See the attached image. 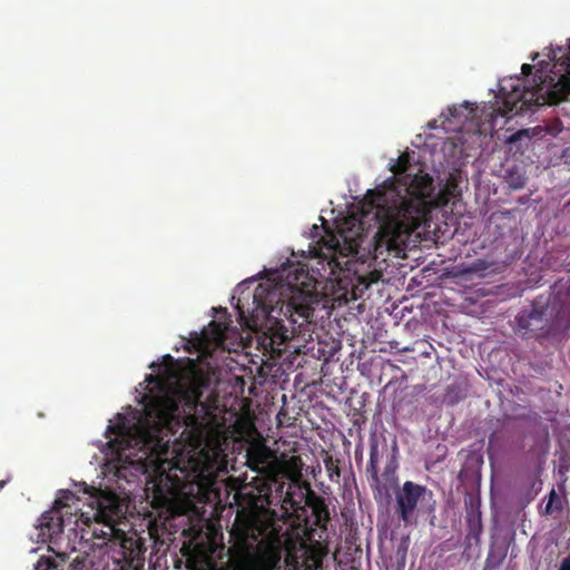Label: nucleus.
Here are the masks:
<instances>
[{
  "label": "nucleus",
  "instance_id": "nucleus-1",
  "mask_svg": "<svg viewBox=\"0 0 570 570\" xmlns=\"http://www.w3.org/2000/svg\"><path fill=\"white\" fill-rule=\"evenodd\" d=\"M119 423L108 425L106 435L109 454L121 465H146L168 463L167 479L179 491L202 472L200 462L194 456L187 460L164 458L169 451L174 424L179 421V402L174 395L153 396L145 406V420L128 425L127 419L118 414Z\"/></svg>",
  "mask_w": 570,
  "mask_h": 570
},
{
  "label": "nucleus",
  "instance_id": "nucleus-2",
  "mask_svg": "<svg viewBox=\"0 0 570 570\" xmlns=\"http://www.w3.org/2000/svg\"><path fill=\"white\" fill-rule=\"evenodd\" d=\"M411 156L400 155L391 165L394 177L381 188L368 190L365 197L379 223L372 239L374 258L384 254L404 257L411 234L417 229L428 213V198L434 193L429 174H411Z\"/></svg>",
  "mask_w": 570,
  "mask_h": 570
},
{
  "label": "nucleus",
  "instance_id": "nucleus-3",
  "mask_svg": "<svg viewBox=\"0 0 570 570\" xmlns=\"http://www.w3.org/2000/svg\"><path fill=\"white\" fill-rule=\"evenodd\" d=\"M230 537L234 544L223 570H281L283 558L287 567H296V548L304 547L302 539L294 538L267 510L239 511Z\"/></svg>",
  "mask_w": 570,
  "mask_h": 570
},
{
  "label": "nucleus",
  "instance_id": "nucleus-4",
  "mask_svg": "<svg viewBox=\"0 0 570 570\" xmlns=\"http://www.w3.org/2000/svg\"><path fill=\"white\" fill-rule=\"evenodd\" d=\"M314 298V279L303 267L288 273L279 288L259 285L255 289V313L265 318L272 344L282 345L294 338L306 342L312 337Z\"/></svg>",
  "mask_w": 570,
  "mask_h": 570
},
{
  "label": "nucleus",
  "instance_id": "nucleus-5",
  "mask_svg": "<svg viewBox=\"0 0 570 570\" xmlns=\"http://www.w3.org/2000/svg\"><path fill=\"white\" fill-rule=\"evenodd\" d=\"M87 500L89 511L80 508L79 523L90 527L95 522L100 525L99 529L94 528L92 537L102 540V543L96 544L106 547V552L117 566L115 570H144L147 551L145 540L136 532L128 535L115 525L120 513L116 494L95 490Z\"/></svg>",
  "mask_w": 570,
  "mask_h": 570
},
{
  "label": "nucleus",
  "instance_id": "nucleus-6",
  "mask_svg": "<svg viewBox=\"0 0 570 570\" xmlns=\"http://www.w3.org/2000/svg\"><path fill=\"white\" fill-rule=\"evenodd\" d=\"M533 87L522 83V79L515 78L504 81L500 86L502 105L493 109L491 116L497 112L502 117H512L530 110L533 106L557 105L570 94V43L568 51L562 53L553 63L550 73Z\"/></svg>",
  "mask_w": 570,
  "mask_h": 570
},
{
  "label": "nucleus",
  "instance_id": "nucleus-7",
  "mask_svg": "<svg viewBox=\"0 0 570 570\" xmlns=\"http://www.w3.org/2000/svg\"><path fill=\"white\" fill-rule=\"evenodd\" d=\"M79 501L70 490H60L59 497L55 500L50 510L43 512L39 519V537L57 547V556L61 559L68 558L66 550H61L65 538V530L68 531L66 547L69 548L71 535L77 538L79 527Z\"/></svg>",
  "mask_w": 570,
  "mask_h": 570
},
{
  "label": "nucleus",
  "instance_id": "nucleus-8",
  "mask_svg": "<svg viewBox=\"0 0 570 570\" xmlns=\"http://www.w3.org/2000/svg\"><path fill=\"white\" fill-rule=\"evenodd\" d=\"M514 332L522 337L532 336L538 341L546 340L557 332L554 308L548 301L534 299L523 307L514 317Z\"/></svg>",
  "mask_w": 570,
  "mask_h": 570
},
{
  "label": "nucleus",
  "instance_id": "nucleus-9",
  "mask_svg": "<svg viewBox=\"0 0 570 570\" xmlns=\"http://www.w3.org/2000/svg\"><path fill=\"white\" fill-rule=\"evenodd\" d=\"M284 509H292L295 517L303 520L306 525L309 523L307 509L312 512L314 518L312 523L314 525L325 527L330 520V512L324 498L317 495L308 484L305 485V491L297 488V493L289 485L285 491Z\"/></svg>",
  "mask_w": 570,
  "mask_h": 570
},
{
  "label": "nucleus",
  "instance_id": "nucleus-10",
  "mask_svg": "<svg viewBox=\"0 0 570 570\" xmlns=\"http://www.w3.org/2000/svg\"><path fill=\"white\" fill-rule=\"evenodd\" d=\"M397 444L394 442L392 448L391 458L384 466L383 473L380 475L377 472V481L373 476H367L373 498L379 505H387L392 499V492L397 488L399 479L396 475L397 470Z\"/></svg>",
  "mask_w": 570,
  "mask_h": 570
},
{
  "label": "nucleus",
  "instance_id": "nucleus-11",
  "mask_svg": "<svg viewBox=\"0 0 570 570\" xmlns=\"http://www.w3.org/2000/svg\"><path fill=\"white\" fill-rule=\"evenodd\" d=\"M393 491L395 513L400 521L407 524L411 522L420 500L424 498L426 488L412 481H405L401 488L397 485Z\"/></svg>",
  "mask_w": 570,
  "mask_h": 570
},
{
  "label": "nucleus",
  "instance_id": "nucleus-12",
  "mask_svg": "<svg viewBox=\"0 0 570 570\" xmlns=\"http://www.w3.org/2000/svg\"><path fill=\"white\" fill-rule=\"evenodd\" d=\"M256 499L262 504L272 505L274 500L282 501L284 503L285 492L284 482H279L277 475L273 472H268L267 478L254 480Z\"/></svg>",
  "mask_w": 570,
  "mask_h": 570
},
{
  "label": "nucleus",
  "instance_id": "nucleus-13",
  "mask_svg": "<svg viewBox=\"0 0 570 570\" xmlns=\"http://www.w3.org/2000/svg\"><path fill=\"white\" fill-rule=\"evenodd\" d=\"M464 503L466 505V539L469 541L474 540V543L479 544L483 531L481 501L479 498L466 494L464 498Z\"/></svg>",
  "mask_w": 570,
  "mask_h": 570
},
{
  "label": "nucleus",
  "instance_id": "nucleus-14",
  "mask_svg": "<svg viewBox=\"0 0 570 570\" xmlns=\"http://www.w3.org/2000/svg\"><path fill=\"white\" fill-rule=\"evenodd\" d=\"M387 451V442L385 438L380 439L373 434L370 438V460L365 472L367 476H373L377 481V468L383 454Z\"/></svg>",
  "mask_w": 570,
  "mask_h": 570
},
{
  "label": "nucleus",
  "instance_id": "nucleus-15",
  "mask_svg": "<svg viewBox=\"0 0 570 570\" xmlns=\"http://www.w3.org/2000/svg\"><path fill=\"white\" fill-rule=\"evenodd\" d=\"M227 330V323L210 321L203 330L202 338L208 344L220 345L225 341Z\"/></svg>",
  "mask_w": 570,
  "mask_h": 570
},
{
  "label": "nucleus",
  "instance_id": "nucleus-16",
  "mask_svg": "<svg viewBox=\"0 0 570 570\" xmlns=\"http://www.w3.org/2000/svg\"><path fill=\"white\" fill-rule=\"evenodd\" d=\"M269 460V450L266 446L253 448L247 452V465L250 470L262 472L267 470Z\"/></svg>",
  "mask_w": 570,
  "mask_h": 570
},
{
  "label": "nucleus",
  "instance_id": "nucleus-17",
  "mask_svg": "<svg viewBox=\"0 0 570 570\" xmlns=\"http://www.w3.org/2000/svg\"><path fill=\"white\" fill-rule=\"evenodd\" d=\"M504 179L513 190L522 189L527 184V176L522 167L512 166L505 170Z\"/></svg>",
  "mask_w": 570,
  "mask_h": 570
},
{
  "label": "nucleus",
  "instance_id": "nucleus-18",
  "mask_svg": "<svg viewBox=\"0 0 570 570\" xmlns=\"http://www.w3.org/2000/svg\"><path fill=\"white\" fill-rule=\"evenodd\" d=\"M357 230L354 232L352 228L350 230H345L342 228L341 235L345 243L348 244V247L351 249H357L363 244V229H362V222H357Z\"/></svg>",
  "mask_w": 570,
  "mask_h": 570
},
{
  "label": "nucleus",
  "instance_id": "nucleus-19",
  "mask_svg": "<svg viewBox=\"0 0 570 570\" xmlns=\"http://www.w3.org/2000/svg\"><path fill=\"white\" fill-rule=\"evenodd\" d=\"M323 461L328 479L332 482H338L341 478V469L338 466L340 460L326 454Z\"/></svg>",
  "mask_w": 570,
  "mask_h": 570
},
{
  "label": "nucleus",
  "instance_id": "nucleus-20",
  "mask_svg": "<svg viewBox=\"0 0 570 570\" xmlns=\"http://www.w3.org/2000/svg\"><path fill=\"white\" fill-rule=\"evenodd\" d=\"M554 509H560V500L556 491L552 489L549 493V500L544 507V513L551 514Z\"/></svg>",
  "mask_w": 570,
  "mask_h": 570
},
{
  "label": "nucleus",
  "instance_id": "nucleus-21",
  "mask_svg": "<svg viewBox=\"0 0 570 570\" xmlns=\"http://www.w3.org/2000/svg\"><path fill=\"white\" fill-rule=\"evenodd\" d=\"M186 406L189 409V411H196L197 407L200 405L202 410H205V405L200 403L199 395L195 392L191 395H186Z\"/></svg>",
  "mask_w": 570,
  "mask_h": 570
},
{
  "label": "nucleus",
  "instance_id": "nucleus-22",
  "mask_svg": "<svg viewBox=\"0 0 570 570\" xmlns=\"http://www.w3.org/2000/svg\"><path fill=\"white\" fill-rule=\"evenodd\" d=\"M87 558L81 554H77L70 562V570H85Z\"/></svg>",
  "mask_w": 570,
  "mask_h": 570
},
{
  "label": "nucleus",
  "instance_id": "nucleus-23",
  "mask_svg": "<svg viewBox=\"0 0 570 570\" xmlns=\"http://www.w3.org/2000/svg\"><path fill=\"white\" fill-rule=\"evenodd\" d=\"M55 564L49 558H40L36 566L35 570H53Z\"/></svg>",
  "mask_w": 570,
  "mask_h": 570
},
{
  "label": "nucleus",
  "instance_id": "nucleus-24",
  "mask_svg": "<svg viewBox=\"0 0 570 570\" xmlns=\"http://www.w3.org/2000/svg\"><path fill=\"white\" fill-rule=\"evenodd\" d=\"M490 267V264L483 259H476L472 263L471 267L468 269L469 272H483Z\"/></svg>",
  "mask_w": 570,
  "mask_h": 570
},
{
  "label": "nucleus",
  "instance_id": "nucleus-25",
  "mask_svg": "<svg viewBox=\"0 0 570 570\" xmlns=\"http://www.w3.org/2000/svg\"><path fill=\"white\" fill-rule=\"evenodd\" d=\"M523 136H527L525 131L524 130H519V131L514 132L513 135H511L508 138V142L509 144H514L517 140H519Z\"/></svg>",
  "mask_w": 570,
  "mask_h": 570
},
{
  "label": "nucleus",
  "instance_id": "nucleus-26",
  "mask_svg": "<svg viewBox=\"0 0 570 570\" xmlns=\"http://www.w3.org/2000/svg\"><path fill=\"white\" fill-rule=\"evenodd\" d=\"M521 70H522V75L528 77L532 73L533 67L529 63H523L521 67Z\"/></svg>",
  "mask_w": 570,
  "mask_h": 570
},
{
  "label": "nucleus",
  "instance_id": "nucleus-27",
  "mask_svg": "<svg viewBox=\"0 0 570 570\" xmlns=\"http://www.w3.org/2000/svg\"><path fill=\"white\" fill-rule=\"evenodd\" d=\"M448 110H449V114H450L451 117H453V118L459 117L460 112H459V108L458 107L452 106V107H449Z\"/></svg>",
  "mask_w": 570,
  "mask_h": 570
},
{
  "label": "nucleus",
  "instance_id": "nucleus-28",
  "mask_svg": "<svg viewBox=\"0 0 570 570\" xmlns=\"http://www.w3.org/2000/svg\"><path fill=\"white\" fill-rule=\"evenodd\" d=\"M186 420L189 421L186 424H195V423H197V417L194 414H191V413L186 415Z\"/></svg>",
  "mask_w": 570,
  "mask_h": 570
},
{
  "label": "nucleus",
  "instance_id": "nucleus-29",
  "mask_svg": "<svg viewBox=\"0 0 570 570\" xmlns=\"http://www.w3.org/2000/svg\"><path fill=\"white\" fill-rule=\"evenodd\" d=\"M331 242H332L333 244L330 246V248H333V249H334L335 247H337V246H338V240H337L335 237H332Z\"/></svg>",
  "mask_w": 570,
  "mask_h": 570
},
{
  "label": "nucleus",
  "instance_id": "nucleus-30",
  "mask_svg": "<svg viewBox=\"0 0 570 570\" xmlns=\"http://www.w3.org/2000/svg\"><path fill=\"white\" fill-rule=\"evenodd\" d=\"M7 484V481L6 480H1L0 481V490Z\"/></svg>",
  "mask_w": 570,
  "mask_h": 570
},
{
  "label": "nucleus",
  "instance_id": "nucleus-31",
  "mask_svg": "<svg viewBox=\"0 0 570 570\" xmlns=\"http://www.w3.org/2000/svg\"><path fill=\"white\" fill-rule=\"evenodd\" d=\"M165 358L168 360V361H173L171 355H166Z\"/></svg>",
  "mask_w": 570,
  "mask_h": 570
},
{
  "label": "nucleus",
  "instance_id": "nucleus-32",
  "mask_svg": "<svg viewBox=\"0 0 570 570\" xmlns=\"http://www.w3.org/2000/svg\"><path fill=\"white\" fill-rule=\"evenodd\" d=\"M70 550L71 552H76V548L73 546L70 548Z\"/></svg>",
  "mask_w": 570,
  "mask_h": 570
},
{
  "label": "nucleus",
  "instance_id": "nucleus-33",
  "mask_svg": "<svg viewBox=\"0 0 570 570\" xmlns=\"http://www.w3.org/2000/svg\"><path fill=\"white\" fill-rule=\"evenodd\" d=\"M561 570H570V569H561Z\"/></svg>",
  "mask_w": 570,
  "mask_h": 570
}]
</instances>
